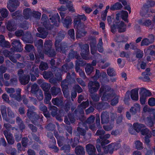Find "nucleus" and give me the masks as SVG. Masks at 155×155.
Listing matches in <instances>:
<instances>
[{
    "label": "nucleus",
    "instance_id": "nucleus-1",
    "mask_svg": "<svg viewBox=\"0 0 155 155\" xmlns=\"http://www.w3.org/2000/svg\"><path fill=\"white\" fill-rule=\"evenodd\" d=\"M114 90L109 86L102 85L99 90V94L103 95L101 97L102 100L106 101L110 99L114 95Z\"/></svg>",
    "mask_w": 155,
    "mask_h": 155
},
{
    "label": "nucleus",
    "instance_id": "nucleus-2",
    "mask_svg": "<svg viewBox=\"0 0 155 155\" xmlns=\"http://www.w3.org/2000/svg\"><path fill=\"white\" fill-rule=\"evenodd\" d=\"M27 107L28 109L27 110L26 115L33 124H36L39 117L36 112L34 111L36 110V108L34 106Z\"/></svg>",
    "mask_w": 155,
    "mask_h": 155
},
{
    "label": "nucleus",
    "instance_id": "nucleus-3",
    "mask_svg": "<svg viewBox=\"0 0 155 155\" xmlns=\"http://www.w3.org/2000/svg\"><path fill=\"white\" fill-rule=\"evenodd\" d=\"M58 21L60 22V17L58 14L54 15L51 17L50 18L48 21H45L43 22V26L47 29L50 30L53 27L54 24H51V22L53 23L55 21Z\"/></svg>",
    "mask_w": 155,
    "mask_h": 155
},
{
    "label": "nucleus",
    "instance_id": "nucleus-4",
    "mask_svg": "<svg viewBox=\"0 0 155 155\" xmlns=\"http://www.w3.org/2000/svg\"><path fill=\"white\" fill-rule=\"evenodd\" d=\"M79 46L81 50V55L82 58L86 60H88L90 59V57L88 56L89 54V45L88 44L84 45L79 44Z\"/></svg>",
    "mask_w": 155,
    "mask_h": 155
},
{
    "label": "nucleus",
    "instance_id": "nucleus-5",
    "mask_svg": "<svg viewBox=\"0 0 155 155\" xmlns=\"http://www.w3.org/2000/svg\"><path fill=\"white\" fill-rule=\"evenodd\" d=\"M100 86V83L97 81H89L87 84L89 92L90 93L97 92Z\"/></svg>",
    "mask_w": 155,
    "mask_h": 155
},
{
    "label": "nucleus",
    "instance_id": "nucleus-6",
    "mask_svg": "<svg viewBox=\"0 0 155 155\" xmlns=\"http://www.w3.org/2000/svg\"><path fill=\"white\" fill-rule=\"evenodd\" d=\"M55 50L57 52L65 53L68 49V46L67 43L63 42L54 43Z\"/></svg>",
    "mask_w": 155,
    "mask_h": 155
},
{
    "label": "nucleus",
    "instance_id": "nucleus-7",
    "mask_svg": "<svg viewBox=\"0 0 155 155\" xmlns=\"http://www.w3.org/2000/svg\"><path fill=\"white\" fill-rule=\"evenodd\" d=\"M20 2L18 0H9L7 7L11 12L15 11L19 6Z\"/></svg>",
    "mask_w": 155,
    "mask_h": 155
},
{
    "label": "nucleus",
    "instance_id": "nucleus-8",
    "mask_svg": "<svg viewBox=\"0 0 155 155\" xmlns=\"http://www.w3.org/2000/svg\"><path fill=\"white\" fill-rule=\"evenodd\" d=\"M6 110L7 107L5 106V105L1 106L0 110L3 119L7 122H8L11 124H14L15 123V120H12L10 121L9 119L7 117Z\"/></svg>",
    "mask_w": 155,
    "mask_h": 155
},
{
    "label": "nucleus",
    "instance_id": "nucleus-9",
    "mask_svg": "<svg viewBox=\"0 0 155 155\" xmlns=\"http://www.w3.org/2000/svg\"><path fill=\"white\" fill-rule=\"evenodd\" d=\"M37 30L39 33H36V36L42 39H45L47 37L48 33L45 29L42 27H39L37 28Z\"/></svg>",
    "mask_w": 155,
    "mask_h": 155
},
{
    "label": "nucleus",
    "instance_id": "nucleus-10",
    "mask_svg": "<svg viewBox=\"0 0 155 155\" xmlns=\"http://www.w3.org/2000/svg\"><path fill=\"white\" fill-rule=\"evenodd\" d=\"M3 133L6 138L8 143L10 145L14 144L15 143V140L12 135L6 130H4Z\"/></svg>",
    "mask_w": 155,
    "mask_h": 155
},
{
    "label": "nucleus",
    "instance_id": "nucleus-11",
    "mask_svg": "<svg viewBox=\"0 0 155 155\" xmlns=\"http://www.w3.org/2000/svg\"><path fill=\"white\" fill-rule=\"evenodd\" d=\"M23 41L26 43L32 44L34 41V39L31 34L28 32H27L25 34L23 35L22 38Z\"/></svg>",
    "mask_w": 155,
    "mask_h": 155
},
{
    "label": "nucleus",
    "instance_id": "nucleus-12",
    "mask_svg": "<svg viewBox=\"0 0 155 155\" xmlns=\"http://www.w3.org/2000/svg\"><path fill=\"white\" fill-rule=\"evenodd\" d=\"M12 45L14 48V51H15L17 52H20L22 51L21 44L19 40H14L12 42Z\"/></svg>",
    "mask_w": 155,
    "mask_h": 155
},
{
    "label": "nucleus",
    "instance_id": "nucleus-13",
    "mask_svg": "<svg viewBox=\"0 0 155 155\" xmlns=\"http://www.w3.org/2000/svg\"><path fill=\"white\" fill-rule=\"evenodd\" d=\"M101 123L102 124H107L109 121V115L106 111L103 112L101 115Z\"/></svg>",
    "mask_w": 155,
    "mask_h": 155
},
{
    "label": "nucleus",
    "instance_id": "nucleus-14",
    "mask_svg": "<svg viewBox=\"0 0 155 155\" xmlns=\"http://www.w3.org/2000/svg\"><path fill=\"white\" fill-rule=\"evenodd\" d=\"M21 89L18 88L16 91L15 94H10V97L14 99L18 102H20L22 100V97L21 95Z\"/></svg>",
    "mask_w": 155,
    "mask_h": 155
},
{
    "label": "nucleus",
    "instance_id": "nucleus-15",
    "mask_svg": "<svg viewBox=\"0 0 155 155\" xmlns=\"http://www.w3.org/2000/svg\"><path fill=\"white\" fill-rule=\"evenodd\" d=\"M86 149L89 155H95V153L96 150L94 145L90 143L88 144L86 146Z\"/></svg>",
    "mask_w": 155,
    "mask_h": 155
},
{
    "label": "nucleus",
    "instance_id": "nucleus-16",
    "mask_svg": "<svg viewBox=\"0 0 155 155\" xmlns=\"http://www.w3.org/2000/svg\"><path fill=\"white\" fill-rule=\"evenodd\" d=\"M0 45L1 47L5 48H9L11 46L10 43L6 41L4 36L2 35H0Z\"/></svg>",
    "mask_w": 155,
    "mask_h": 155
},
{
    "label": "nucleus",
    "instance_id": "nucleus-17",
    "mask_svg": "<svg viewBox=\"0 0 155 155\" xmlns=\"http://www.w3.org/2000/svg\"><path fill=\"white\" fill-rule=\"evenodd\" d=\"M74 26L77 30H84L85 25L81 21L74 20Z\"/></svg>",
    "mask_w": 155,
    "mask_h": 155
},
{
    "label": "nucleus",
    "instance_id": "nucleus-18",
    "mask_svg": "<svg viewBox=\"0 0 155 155\" xmlns=\"http://www.w3.org/2000/svg\"><path fill=\"white\" fill-rule=\"evenodd\" d=\"M22 85H25L28 83L30 80V76L29 75L24 74L23 76L18 79Z\"/></svg>",
    "mask_w": 155,
    "mask_h": 155
},
{
    "label": "nucleus",
    "instance_id": "nucleus-19",
    "mask_svg": "<svg viewBox=\"0 0 155 155\" xmlns=\"http://www.w3.org/2000/svg\"><path fill=\"white\" fill-rule=\"evenodd\" d=\"M107 146L109 150V153L112 154L115 150H117L120 147V145L119 144L115 145L114 143H112L109 144Z\"/></svg>",
    "mask_w": 155,
    "mask_h": 155
},
{
    "label": "nucleus",
    "instance_id": "nucleus-20",
    "mask_svg": "<svg viewBox=\"0 0 155 155\" xmlns=\"http://www.w3.org/2000/svg\"><path fill=\"white\" fill-rule=\"evenodd\" d=\"M77 130L82 135L84 136V138H85L86 140H87L91 138V134L88 133L85 135L86 133V131L84 129L80 127H78Z\"/></svg>",
    "mask_w": 155,
    "mask_h": 155
},
{
    "label": "nucleus",
    "instance_id": "nucleus-21",
    "mask_svg": "<svg viewBox=\"0 0 155 155\" xmlns=\"http://www.w3.org/2000/svg\"><path fill=\"white\" fill-rule=\"evenodd\" d=\"M138 89L135 88L132 89L131 91L130 97L134 101H137L138 99Z\"/></svg>",
    "mask_w": 155,
    "mask_h": 155
},
{
    "label": "nucleus",
    "instance_id": "nucleus-22",
    "mask_svg": "<svg viewBox=\"0 0 155 155\" xmlns=\"http://www.w3.org/2000/svg\"><path fill=\"white\" fill-rule=\"evenodd\" d=\"M16 123L18 124L19 129L22 130L25 128V126L22 119L19 116H18L16 118Z\"/></svg>",
    "mask_w": 155,
    "mask_h": 155
},
{
    "label": "nucleus",
    "instance_id": "nucleus-23",
    "mask_svg": "<svg viewBox=\"0 0 155 155\" xmlns=\"http://www.w3.org/2000/svg\"><path fill=\"white\" fill-rule=\"evenodd\" d=\"M75 152L77 155H84L85 151L83 147L81 146H77L75 149Z\"/></svg>",
    "mask_w": 155,
    "mask_h": 155
},
{
    "label": "nucleus",
    "instance_id": "nucleus-24",
    "mask_svg": "<svg viewBox=\"0 0 155 155\" xmlns=\"http://www.w3.org/2000/svg\"><path fill=\"white\" fill-rule=\"evenodd\" d=\"M52 45V42L51 40H46L44 44V51H49L51 49Z\"/></svg>",
    "mask_w": 155,
    "mask_h": 155
},
{
    "label": "nucleus",
    "instance_id": "nucleus-25",
    "mask_svg": "<svg viewBox=\"0 0 155 155\" xmlns=\"http://www.w3.org/2000/svg\"><path fill=\"white\" fill-rule=\"evenodd\" d=\"M109 106V104L107 102L99 103L96 105V108L99 110H104L108 108Z\"/></svg>",
    "mask_w": 155,
    "mask_h": 155
},
{
    "label": "nucleus",
    "instance_id": "nucleus-26",
    "mask_svg": "<svg viewBox=\"0 0 155 155\" xmlns=\"http://www.w3.org/2000/svg\"><path fill=\"white\" fill-rule=\"evenodd\" d=\"M1 13V16L0 17V20H3L4 18H7L9 14L8 11L6 8H2Z\"/></svg>",
    "mask_w": 155,
    "mask_h": 155
},
{
    "label": "nucleus",
    "instance_id": "nucleus-27",
    "mask_svg": "<svg viewBox=\"0 0 155 155\" xmlns=\"http://www.w3.org/2000/svg\"><path fill=\"white\" fill-rule=\"evenodd\" d=\"M7 29L9 31H14L16 29V25L13 21H9L7 23Z\"/></svg>",
    "mask_w": 155,
    "mask_h": 155
},
{
    "label": "nucleus",
    "instance_id": "nucleus-28",
    "mask_svg": "<svg viewBox=\"0 0 155 155\" xmlns=\"http://www.w3.org/2000/svg\"><path fill=\"white\" fill-rule=\"evenodd\" d=\"M140 107L139 104H136L131 107L130 109V111L132 114H135L137 111H140Z\"/></svg>",
    "mask_w": 155,
    "mask_h": 155
},
{
    "label": "nucleus",
    "instance_id": "nucleus-29",
    "mask_svg": "<svg viewBox=\"0 0 155 155\" xmlns=\"http://www.w3.org/2000/svg\"><path fill=\"white\" fill-rule=\"evenodd\" d=\"M65 34V32L64 31H60L56 38L55 43L60 42L64 38Z\"/></svg>",
    "mask_w": 155,
    "mask_h": 155
},
{
    "label": "nucleus",
    "instance_id": "nucleus-30",
    "mask_svg": "<svg viewBox=\"0 0 155 155\" xmlns=\"http://www.w3.org/2000/svg\"><path fill=\"white\" fill-rule=\"evenodd\" d=\"M51 92L53 96L57 95L61 93V89L59 87L53 86L51 87Z\"/></svg>",
    "mask_w": 155,
    "mask_h": 155
},
{
    "label": "nucleus",
    "instance_id": "nucleus-31",
    "mask_svg": "<svg viewBox=\"0 0 155 155\" xmlns=\"http://www.w3.org/2000/svg\"><path fill=\"white\" fill-rule=\"evenodd\" d=\"M89 105V102L88 100L86 101H83L78 106V107L80 108L81 109V114H83L84 111L83 109H85Z\"/></svg>",
    "mask_w": 155,
    "mask_h": 155
},
{
    "label": "nucleus",
    "instance_id": "nucleus-32",
    "mask_svg": "<svg viewBox=\"0 0 155 155\" xmlns=\"http://www.w3.org/2000/svg\"><path fill=\"white\" fill-rule=\"evenodd\" d=\"M126 25L124 23L121 21L120 24L117 25V29L119 32H123L126 31Z\"/></svg>",
    "mask_w": 155,
    "mask_h": 155
},
{
    "label": "nucleus",
    "instance_id": "nucleus-33",
    "mask_svg": "<svg viewBox=\"0 0 155 155\" xmlns=\"http://www.w3.org/2000/svg\"><path fill=\"white\" fill-rule=\"evenodd\" d=\"M134 128L136 131L137 132H141V130L144 128L145 125L142 124H138L137 123H135L133 125Z\"/></svg>",
    "mask_w": 155,
    "mask_h": 155
},
{
    "label": "nucleus",
    "instance_id": "nucleus-34",
    "mask_svg": "<svg viewBox=\"0 0 155 155\" xmlns=\"http://www.w3.org/2000/svg\"><path fill=\"white\" fill-rule=\"evenodd\" d=\"M6 152L11 155H17V150L15 148H12L11 147L7 146L6 149Z\"/></svg>",
    "mask_w": 155,
    "mask_h": 155
},
{
    "label": "nucleus",
    "instance_id": "nucleus-35",
    "mask_svg": "<svg viewBox=\"0 0 155 155\" xmlns=\"http://www.w3.org/2000/svg\"><path fill=\"white\" fill-rule=\"evenodd\" d=\"M51 98V95L49 92H45L44 102L45 104H49Z\"/></svg>",
    "mask_w": 155,
    "mask_h": 155
},
{
    "label": "nucleus",
    "instance_id": "nucleus-36",
    "mask_svg": "<svg viewBox=\"0 0 155 155\" xmlns=\"http://www.w3.org/2000/svg\"><path fill=\"white\" fill-rule=\"evenodd\" d=\"M52 103L58 107L61 106L63 104V101L61 99H60L57 97L53 98L52 99Z\"/></svg>",
    "mask_w": 155,
    "mask_h": 155
},
{
    "label": "nucleus",
    "instance_id": "nucleus-37",
    "mask_svg": "<svg viewBox=\"0 0 155 155\" xmlns=\"http://www.w3.org/2000/svg\"><path fill=\"white\" fill-rule=\"evenodd\" d=\"M34 94L39 101H41L43 99L44 96L43 92L41 90L37 91Z\"/></svg>",
    "mask_w": 155,
    "mask_h": 155
},
{
    "label": "nucleus",
    "instance_id": "nucleus-38",
    "mask_svg": "<svg viewBox=\"0 0 155 155\" xmlns=\"http://www.w3.org/2000/svg\"><path fill=\"white\" fill-rule=\"evenodd\" d=\"M72 21V19L70 17H66L63 22L64 25L67 28H68L69 26L71 24Z\"/></svg>",
    "mask_w": 155,
    "mask_h": 155
},
{
    "label": "nucleus",
    "instance_id": "nucleus-39",
    "mask_svg": "<svg viewBox=\"0 0 155 155\" xmlns=\"http://www.w3.org/2000/svg\"><path fill=\"white\" fill-rule=\"evenodd\" d=\"M145 124L147 126L152 127L154 125V121L151 117H147L145 121Z\"/></svg>",
    "mask_w": 155,
    "mask_h": 155
},
{
    "label": "nucleus",
    "instance_id": "nucleus-40",
    "mask_svg": "<svg viewBox=\"0 0 155 155\" xmlns=\"http://www.w3.org/2000/svg\"><path fill=\"white\" fill-rule=\"evenodd\" d=\"M38 73V69L37 66L35 64H33L30 71V73H34L35 76L38 77L39 76Z\"/></svg>",
    "mask_w": 155,
    "mask_h": 155
},
{
    "label": "nucleus",
    "instance_id": "nucleus-41",
    "mask_svg": "<svg viewBox=\"0 0 155 155\" xmlns=\"http://www.w3.org/2000/svg\"><path fill=\"white\" fill-rule=\"evenodd\" d=\"M31 13V9L28 8L25 9L24 10L23 14L24 15V17L26 19H28L30 16Z\"/></svg>",
    "mask_w": 155,
    "mask_h": 155
},
{
    "label": "nucleus",
    "instance_id": "nucleus-42",
    "mask_svg": "<svg viewBox=\"0 0 155 155\" xmlns=\"http://www.w3.org/2000/svg\"><path fill=\"white\" fill-rule=\"evenodd\" d=\"M135 148L137 150H141L143 148V144L139 140H137L134 142Z\"/></svg>",
    "mask_w": 155,
    "mask_h": 155
},
{
    "label": "nucleus",
    "instance_id": "nucleus-43",
    "mask_svg": "<svg viewBox=\"0 0 155 155\" xmlns=\"http://www.w3.org/2000/svg\"><path fill=\"white\" fill-rule=\"evenodd\" d=\"M84 30H77L76 35V38H79L84 36L87 33V32L84 31Z\"/></svg>",
    "mask_w": 155,
    "mask_h": 155
},
{
    "label": "nucleus",
    "instance_id": "nucleus-44",
    "mask_svg": "<svg viewBox=\"0 0 155 155\" xmlns=\"http://www.w3.org/2000/svg\"><path fill=\"white\" fill-rule=\"evenodd\" d=\"M41 87L45 92H49L48 91L51 87V85L48 83L43 82L41 85Z\"/></svg>",
    "mask_w": 155,
    "mask_h": 155
},
{
    "label": "nucleus",
    "instance_id": "nucleus-45",
    "mask_svg": "<svg viewBox=\"0 0 155 155\" xmlns=\"http://www.w3.org/2000/svg\"><path fill=\"white\" fill-rule=\"evenodd\" d=\"M122 7V5L120 3L117 2L111 6L110 9L111 10H118L121 8Z\"/></svg>",
    "mask_w": 155,
    "mask_h": 155
},
{
    "label": "nucleus",
    "instance_id": "nucleus-46",
    "mask_svg": "<svg viewBox=\"0 0 155 155\" xmlns=\"http://www.w3.org/2000/svg\"><path fill=\"white\" fill-rule=\"evenodd\" d=\"M68 80L65 79L61 82V86L62 90H68Z\"/></svg>",
    "mask_w": 155,
    "mask_h": 155
},
{
    "label": "nucleus",
    "instance_id": "nucleus-47",
    "mask_svg": "<svg viewBox=\"0 0 155 155\" xmlns=\"http://www.w3.org/2000/svg\"><path fill=\"white\" fill-rule=\"evenodd\" d=\"M141 95L145 96L147 97L150 96L151 95V93L145 88H142L141 89Z\"/></svg>",
    "mask_w": 155,
    "mask_h": 155
},
{
    "label": "nucleus",
    "instance_id": "nucleus-48",
    "mask_svg": "<svg viewBox=\"0 0 155 155\" xmlns=\"http://www.w3.org/2000/svg\"><path fill=\"white\" fill-rule=\"evenodd\" d=\"M103 43L102 39L101 38L99 39L98 44L97 45V48L99 52L103 53L104 51V48L103 46Z\"/></svg>",
    "mask_w": 155,
    "mask_h": 155
},
{
    "label": "nucleus",
    "instance_id": "nucleus-49",
    "mask_svg": "<svg viewBox=\"0 0 155 155\" xmlns=\"http://www.w3.org/2000/svg\"><path fill=\"white\" fill-rule=\"evenodd\" d=\"M141 134L145 136L151 137V133L150 130L147 128L143 129L141 130Z\"/></svg>",
    "mask_w": 155,
    "mask_h": 155
},
{
    "label": "nucleus",
    "instance_id": "nucleus-50",
    "mask_svg": "<svg viewBox=\"0 0 155 155\" xmlns=\"http://www.w3.org/2000/svg\"><path fill=\"white\" fill-rule=\"evenodd\" d=\"M122 18L125 21L128 22V20L127 19L128 16V12L126 11H123L119 12Z\"/></svg>",
    "mask_w": 155,
    "mask_h": 155
},
{
    "label": "nucleus",
    "instance_id": "nucleus-51",
    "mask_svg": "<svg viewBox=\"0 0 155 155\" xmlns=\"http://www.w3.org/2000/svg\"><path fill=\"white\" fill-rule=\"evenodd\" d=\"M49 109L51 111V113L52 116L54 117L56 115L58 112V108L52 105L50 106Z\"/></svg>",
    "mask_w": 155,
    "mask_h": 155
},
{
    "label": "nucleus",
    "instance_id": "nucleus-52",
    "mask_svg": "<svg viewBox=\"0 0 155 155\" xmlns=\"http://www.w3.org/2000/svg\"><path fill=\"white\" fill-rule=\"evenodd\" d=\"M94 69V67L90 64H88L85 68V71L88 75L90 74L93 71Z\"/></svg>",
    "mask_w": 155,
    "mask_h": 155
},
{
    "label": "nucleus",
    "instance_id": "nucleus-53",
    "mask_svg": "<svg viewBox=\"0 0 155 155\" xmlns=\"http://www.w3.org/2000/svg\"><path fill=\"white\" fill-rule=\"evenodd\" d=\"M35 45L39 49H41L43 47V41L40 39L38 40L35 41L34 42Z\"/></svg>",
    "mask_w": 155,
    "mask_h": 155
},
{
    "label": "nucleus",
    "instance_id": "nucleus-54",
    "mask_svg": "<svg viewBox=\"0 0 155 155\" xmlns=\"http://www.w3.org/2000/svg\"><path fill=\"white\" fill-rule=\"evenodd\" d=\"M130 147L126 145H124L121 148V151L120 152V155H123L124 153L128 152L130 151Z\"/></svg>",
    "mask_w": 155,
    "mask_h": 155
},
{
    "label": "nucleus",
    "instance_id": "nucleus-55",
    "mask_svg": "<svg viewBox=\"0 0 155 155\" xmlns=\"http://www.w3.org/2000/svg\"><path fill=\"white\" fill-rule=\"evenodd\" d=\"M43 75L44 78L46 79H48V78L53 76V73L50 71H44L43 72Z\"/></svg>",
    "mask_w": 155,
    "mask_h": 155
},
{
    "label": "nucleus",
    "instance_id": "nucleus-56",
    "mask_svg": "<svg viewBox=\"0 0 155 155\" xmlns=\"http://www.w3.org/2000/svg\"><path fill=\"white\" fill-rule=\"evenodd\" d=\"M47 136L51 140V141H50V143H52L53 144H56V140L54 137L53 134L52 132H48Z\"/></svg>",
    "mask_w": 155,
    "mask_h": 155
},
{
    "label": "nucleus",
    "instance_id": "nucleus-57",
    "mask_svg": "<svg viewBox=\"0 0 155 155\" xmlns=\"http://www.w3.org/2000/svg\"><path fill=\"white\" fill-rule=\"evenodd\" d=\"M86 17L84 15H78L77 16H75V18L74 20L81 21V20H82L84 21H85L86 20Z\"/></svg>",
    "mask_w": 155,
    "mask_h": 155
},
{
    "label": "nucleus",
    "instance_id": "nucleus-58",
    "mask_svg": "<svg viewBox=\"0 0 155 155\" xmlns=\"http://www.w3.org/2000/svg\"><path fill=\"white\" fill-rule=\"evenodd\" d=\"M105 134V131L103 129L98 130H97L95 135L96 136H99L100 140L102 139L104 135Z\"/></svg>",
    "mask_w": 155,
    "mask_h": 155
},
{
    "label": "nucleus",
    "instance_id": "nucleus-59",
    "mask_svg": "<svg viewBox=\"0 0 155 155\" xmlns=\"http://www.w3.org/2000/svg\"><path fill=\"white\" fill-rule=\"evenodd\" d=\"M44 52L46 54L50 57H53L56 54V53L54 49H50L49 51H46Z\"/></svg>",
    "mask_w": 155,
    "mask_h": 155
},
{
    "label": "nucleus",
    "instance_id": "nucleus-60",
    "mask_svg": "<svg viewBox=\"0 0 155 155\" xmlns=\"http://www.w3.org/2000/svg\"><path fill=\"white\" fill-rule=\"evenodd\" d=\"M89 39L90 41V48L96 47V38L94 37L91 36L89 38Z\"/></svg>",
    "mask_w": 155,
    "mask_h": 155
},
{
    "label": "nucleus",
    "instance_id": "nucleus-61",
    "mask_svg": "<svg viewBox=\"0 0 155 155\" xmlns=\"http://www.w3.org/2000/svg\"><path fill=\"white\" fill-rule=\"evenodd\" d=\"M57 143L59 147H61L64 143L65 139L63 136H61L60 137L57 138Z\"/></svg>",
    "mask_w": 155,
    "mask_h": 155
},
{
    "label": "nucleus",
    "instance_id": "nucleus-62",
    "mask_svg": "<svg viewBox=\"0 0 155 155\" xmlns=\"http://www.w3.org/2000/svg\"><path fill=\"white\" fill-rule=\"evenodd\" d=\"M40 90L38 85L36 84L35 83L31 86V90L30 92L32 94H34L37 91Z\"/></svg>",
    "mask_w": 155,
    "mask_h": 155
},
{
    "label": "nucleus",
    "instance_id": "nucleus-63",
    "mask_svg": "<svg viewBox=\"0 0 155 155\" xmlns=\"http://www.w3.org/2000/svg\"><path fill=\"white\" fill-rule=\"evenodd\" d=\"M39 68L42 71L47 70L48 68V64L47 63L42 61L40 63Z\"/></svg>",
    "mask_w": 155,
    "mask_h": 155
},
{
    "label": "nucleus",
    "instance_id": "nucleus-64",
    "mask_svg": "<svg viewBox=\"0 0 155 155\" xmlns=\"http://www.w3.org/2000/svg\"><path fill=\"white\" fill-rule=\"evenodd\" d=\"M25 49L28 52H30L35 50L34 46L31 44H27L25 47Z\"/></svg>",
    "mask_w": 155,
    "mask_h": 155
}]
</instances>
